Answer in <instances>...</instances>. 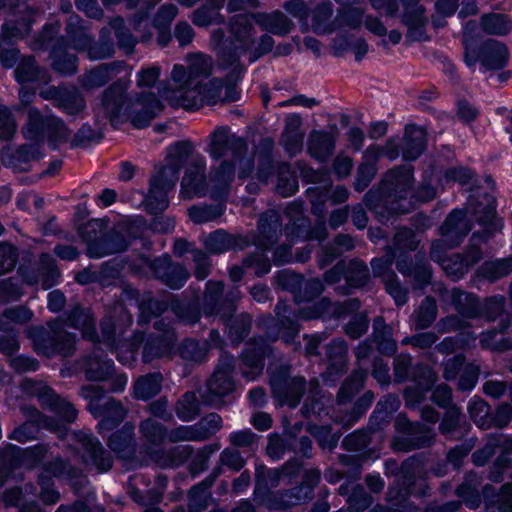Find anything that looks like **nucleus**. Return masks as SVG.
I'll list each match as a JSON object with an SVG mask.
<instances>
[{"instance_id":"obj_60","label":"nucleus","mask_w":512,"mask_h":512,"mask_svg":"<svg viewBox=\"0 0 512 512\" xmlns=\"http://www.w3.org/2000/svg\"><path fill=\"white\" fill-rule=\"evenodd\" d=\"M106 223L100 219H92L79 227V235L87 244V254L91 245H101L105 236Z\"/></svg>"},{"instance_id":"obj_41","label":"nucleus","mask_w":512,"mask_h":512,"mask_svg":"<svg viewBox=\"0 0 512 512\" xmlns=\"http://www.w3.org/2000/svg\"><path fill=\"white\" fill-rule=\"evenodd\" d=\"M354 239L348 234H338L332 243L327 244L318 255V264L324 268L331 264L336 258L344 252L354 249Z\"/></svg>"},{"instance_id":"obj_1","label":"nucleus","mask_w":512,"mask_h":512,"mask_svg":"<svg viewBox=\"0 0 512 512\" xmlns=\"http://www.w3.org/2000/svg\"><path fill=\"white\" fill-rule=\"evenodd\" d=\"M187 69L183 65H174L171 72L173 87L160 91L161 97L174 108L198 110L202 105H214L218 101L235 102L240 98L236 89L239 80L230 79V71L225 76V91L222 94L223 82L213 78L206 83L204 79L212 73V59L204 54L187 56Z\"/></svg>"},{"instance_id":"obj_38","label":"nucleus","mask_w":512,"mask_h":512,"mask_svg":"<svg viewBox=\"0 0 512 512\" xmlns=\"http://www.w3.org/2000/svg\"><path fill=\"white\" fill-rule=\"evenodd\" d=\"M345 281L347 286H338L337 292L340 294H349L350 288H361L365 286L370 279L368 266L359 259H352L345 262Z\"/></svg>"},{"instance_id":"obj_36","label":"nucleus","mask_w":512,"mask_h":512,"mask_svg":"<svg viewBox=\"0 0 512 512\" xmlns=\"http://www.w3.org/2000/svg\"><path fill=\"white\" fill-rule=\"evenodd\" d=\"M426 130L415 125H408L405 128L401 155L406 161L416 160L426 148Z\"/></svg>"},{"instance_id":"obj_51","label":"nucleus","mask_w":512,"mask_h":512,"mask_svg":"<svg viewBox=\"0 0 512 512\" xmlns=\"http://www.w3.org/2000/svg\"><path fill=\"white\" fill-rule=\"evenodd\" d=\"M326 356L330 361L331 374H342L347 368V344L345 340L337 338L326 347Z\"/></svg>"},{"instance_id":"obj_26","label":"nucleus","mask_w":512,"mask_h":512,"mask_svg":"<svg viewBox=\"0 0 512 512\" xmlns=\"http://www.w3.org/2000/svg\"><path fill=\"white\" fill-rule=\"evenodd\" d=\"M257 230L258 234L253 244L260 249L268 250L278 241L282 232L279 212L271 209L261 214Z\"/></svg>"},{"instance_id":"obj_59","label":"nucleus","mask_w":512,"mask_h":512,"mask_svg":"<svg viewBox=\"0 0 512 512\" xmlns=\"http://www.w3.org/2000/svg\"><path fill=\"white\" fill-rule=\"evenodd\" d=\"M274 149V140L271 137H266L260 140L257 151L261 154L259 160V168L257 171L258 178L266 182L273 171L272 165V152Z\"/></svg>"},{"instance_id":"obj_48","label":"nucleus","mask_w":512,"mask_h":512,"mask_svg":"<svg viewBox=\"0 0 512 512\" xmlns=\"http://www.w3.org/2000/svg\"><path fill=\"white\" fill-rule=\"evenodd\" d=\"M133 430V426L126 424L109 438L108 446L121 458H129L134 453Z\"/></svg>"},{"instance_id":"obj_44","label":"nucleus","mask_w":512,"mask_h":512,"mask_svg":"<svg viewBox=\"0 0 512 512\" xmlns=\"http://www.w3.org/2000/svg\"><path fill=\"white\" fill-rule=\"evenodd\" d=\"M255 22L263 30L280 36L288 34L294 27L292 21L280 11L258 14L255 16Z\"/></svg>"},{"instance_id":"obj_20","label":"nucleus","mask_w":512,"mask_h":512,"mask_svg":"<svg viewBox=\"0 0 512 512\" xmlns=\"http://www.w3.org/2000/svg\"><path fill=\"white\" fill-rule=\"evenodd\" d=\"M163 110V105L153 93H141L132 100L128 118L138 129L144 128Z\"/></svg>"},{"instance_id":"obj_50","label":"nucleus","mask_w":512,"mask_h":512,"mask_svg":"<svg viewBox=\"0 0 512 512\" xmlns=\"http://www.w3.org/2000/svg\"><path fill=\"white\" fill-rule=\"evenodd\" d=\"M372 336L381 352L392 354L396 351L397 345L393 339L392 327L386 324L382 316L374 318Z\"/></svg>"},{"instance_id":"obj_30","label":"nucleus","mask_w":512,"mask_h":512,"mask_svg":"<svg viewBox=\"0 0 512 512\" xmlns=\"http://www.w3.org/2000/svg\"><path fill=\"white\" fill-rule=\"evenodd\" d=\"M360 308V301L357 298L347 299L343 302L331 303L327 298H323L313 310L302 309L298 316L309 320L322 316L324 313H330L333 317H346L350 313L356 312Z\"/></svg>"},{"instance_id":"obj_10","label":"nucleus","mask_w":512,"mask_h":512,"mask_svg":"<svg viewBox=\"0 0 512 512\" xmlns=\"http://www.w3.org/2000/svg\"><path fill=\"white\" fill-rule=\"evenodd\" d=\"M20 411L26 418V421L9 434L10 439L24 443L36 438L40 428H45L55 433L60 439L66 437L68 428L64 423L42 414L37 408L30 405L21 406Z\"/></svg>"},{"instance_id":"obj_5","label":"nucleus","mask_w":512,"mask_h":512,"mask_svg":"<svg viewBox=\"0 0 512 512\" xmlns=\"http://www.w3.org/2000/svg\"><path fill=\"white\" fill-rule=\"evenodd\" d=\"M27 335L32 340L35 351L47 357L56 354L67 357L75 350V336L65 331L61 322H49L48 328L29 327Z\"/></svg>"},{"instance_id":"obj_6","label":"nucleus","mask_w":512,"mask_h":512,"mask_svg":"<svg viewBox=\"0 0 512 512\" xmlns=\"http://www.w3.org/2000/svg\"><path fill=\"white\" fill-rule=\"evenodd\" d=\"M469 205L473 207V214L476 217V221L485 226V229L482 232H474L472 234L470 244L465 253L462 254L468 268L482 260L483 252L479 243H487L493 236L494 229L492 225L496 216L495 199L489 194L483 195L481 201L470 199Z\"/></svg>"},{"instance_id":"obj_46","label":"nucleus","mask_w":512,"mask_h":512,"mask_svg":"<svg viewBox=\"0 0 512 512\" xmlns=\"http://www.w3.org/2000/svg\"><path fill=\"white\" fill-rule=\"evenodd\" d=\"M37 485L40 487L37 492V487L33 483H27L23 487V491L27 495H36L46 505H54L60 500V493L54 487V482L51 476L41 473L38 476Z\"/></svg>"},{"instance_id":"obj_45","label":"nucleus","mask_w":512,"mask_h":512,"mask_svg":"<svg viewBox=\"0 0 512 512\" xmlns=\"http://www.w3.org/2000/svg\"><path fill=\"white\" fill-rule=\"evenodd\" d=\"M69 325L79 329L84 338L94 341L97 338L95 318L89 309L76 306L68 314Z\"/></svg>"},{"instance_id":"obj_15","label":"nucleus","mask_w":512,"mask_h":512,"mask_svg":"<svg viewBox=\"0 0 512 512\" xmlns=\"http://www.w3.org/2000/svg\"><path fill=\"white\" fill-rule=\"evenodd\" d=\"M395 427L401 433L393 441V448L396 451L409 452L428 447L434 441V434L426 425L412 423L404 416L397 417Z\"/></svg>"},{"instance_id":"obj_54","label":"nucleus","mask_w":512,"mask_h":512,"mask_svg":"<svg viewBox=\"0 0 512 512\" xmlns=\"http://www.w3.org/2000/svg\"><path fill=\"white\" fill-rule=\"evenodd\" d=\"M478 273L491 282L510 275L512 273V255L507 258L486 261L478 269Z\"/></svg>"},{"instance_id":"obj_40","label":"nucleus","mask_w":512,"mask_h":512,"mask_svg":"<svg viewBox=\"0 0 512 512\" xmlns=\"http://www.w3.org/2000/svg\"><path fill=\"white\" fill-rule=\"evenodd\" d=\"M204 245L209 252L218 254L235 248L243 249L248 242L240 236L230 235L224 230H216L206 237Z\"/></svg>"},{"instance_id":"obj_14","label":"nucleus","mask_w":512,"mask_h":512,"mask_svg":"<svg viewBox=\"0 0 512 512\" xmlns=\"http://www.w3.org/2000/svg\"><path fill=\"white\" fill-rule=\"evenodd\" d=\"M181 181L180 194L184 199L203 197L209 193V181L206 178V160L195 151L192 144V154L188 159Z\"/></svg>"},{"instance_id":"obj_25","label":"nucleus","mask_w":512,"mask_h":512,"mask_svg":"<svg viewBox=\"0 0 512 512\" xmlns=\"http://www.w3.org/2000/svg\"><path fill=\"white\" fill-rule=\"evenodd\" d=\"M238 163L234 160H223L209 175V195L212 199H224L227 197L232 182L235 178V170Z\"/></svg>"},{"instance_id":"obj_43","label":"nucleus","mask_w":512,"mask_h":512,"mask_svg":"<svg viewBox=\"0 0 512 512\" xmlns=\"http://www.w3.org/2000/svg\"><path fill=\"white\" fill-rule=\"evenodd\" d=\"M220 470V467H218L210 476L191 488L189 492V512H202L207 508L208 499L210 496L208 489L213 485L215 479L219 476Z\"/></svg>"},{"instance_id":"obj_52","label":"nucleus","mask_w":512,"mask_h":512,"mask_svg":"<svg viewBox=\"0 0 512 512\" xmlns=\"http://www.w3.org/2000/svg\"><path fill=\"white\" fill-rule=\"evenodd\" d=\"M480 26L486 34L504 36L512 30V20L506 14L489 13L481 16Z\"/></svg>"},{"instance_id":"obj_29","label":"nucleus","mask_w":512,"mask_h":512,"mask_svg":"<svg viewBox=\"0 0 512 512\" xmlns=\"http://www.w3.org/2000/svg\"><path fill=\"white\" fill-rule=\"evenodd\" d=\"M302 125L303 120L299 114H289L284 119L279 144L290 156H295L302 151L304 141Z\"/></svg>"},{"instance_id":"obj_55","label":"nucleus","mask_w":512,"mask_h":512,"mask_svg":"<svg viewBox=\"0 0 512 512\" xmlns=\"http://www.w3.org/2000/svg\"><path fill=\"white\" fill-rule=\"evenodd\" d=\"M46 129V118L35 107H29L27 110V122L22 127L24 138L32 141H40Z\"/></svg>"},{"instance_id":"obj_22","label":"nucleus","mask_w":512,"mask_h":512,"mask_svg":"<svg viewBox=\"0 0 512 512\" xmlns=\"http://www.w3.org/2000/svg\"><path fill=\"white\" fill-rule=\"evenodd\" d=\"M150 267L157 279L172 289H180L188 280L190 273L179 263L172 262L169 257L153 260Z\"/></svg>"},{"instance_id":"obj_4","label":"nucleus","mask_w":512,"mask_h":512,"mask_svg":"<svg viewBox=\"0 0 512 512\" xmlns=\"http://www.w3.org/2000/svg\"><path fill=\"white\" fill-rule=\"evenodd\" d=\"M207 153L214 160H218L231 152L229 160L238 163V178H248L254 170V160L248 154L246 141L236 136L227 126H220L214 129L209 135Z\"/></svg>"},{"instance_id":"obj_35","label":"nucleus","mask_w":512,"mask_h":512,"mask_svg":"<svg viewBox=\"0 0 512 512\" xmlns=\"http://www.w3.org/2000/svg\"><path fill=\"white\" fill-rule=\"evenodd\" d=\"M470 230L471 224L462 210L452 211L440 227L441 235L451 246H457Z\"/></svg>"},{"instance_id":"obj_64","label":"nucleus","mask_w":512,"mask_h":512,"mask_svg":"<svg viewBox=\"0 0 512 512\" xmlns=\"http://www.w3.org/2000/svg\"><path fill=\"white\" fill-rule=\"evenodd\" d=\"M175 412L182 421H192L200 414V402L194 392H186L177 401Z\"/></svg>"},{"instance_id":"obj_39","label":"nucleus","mask_w":512,"mask_h":512,"mask_svg":"<svg viewBox=\"0 0 512 512\" xmlns=\"http://www.w3.org/2000/svg\"><path fill=\"white\" fill-rule=\"evenodd\" d=\"M509 58L507 46L497 40L485 41L480 50V60L487 69H500L506 65Z\"/></svg>"},{"instance_id":"obj_57","label":"nucleus","mask_w":512,"mask_h":512,"mask_svg":"<svg viewBox=\"0 0 512 512\" xmlns=\"http://www.w3.org/2000/svg\"><path fill=\"white\" fill-rule=\"evenodd\" d=\"M170 189L163 188L159 185H154L149 181L148 193L144 199L146 209L151 214H158L167 209L169 205L168 193Z\"/></svg>"},{"instance_id":"obj_23","label":"nucleus","mask_w":512,"mask_h":512,"mask_svg":"<svg viewBox=\"0 0 512 512\" xmlns=\"http://www.w3.org/2000/svg\"><path fill=\"white\" fill-rule=\"evenodd\" d=\"M339 130L334 125L329 131L312 130L307 140V151L309 155L319 162H326L336 148Z\"/></svg>"},{"instance_id":"obj_27","label":"nucleus","mask_w":512,"mask_h":512,"mask_svg":"<svg viewBox=\"0 0 512 512\" xmlns=\"http://www.w3.org/2000/svg\"><path fill=\"white\" fill-rule=\"evenodd\" d=\"M22 276L29 285L41 282L43 289H49L57 284L60 270L53 256L48 253H42L37 263V272L22 271Z\"/></svg>"},{"instance_id":"obj_47","label":"nucleus","mask_w":512,"mask_h":512,"mask_svg":"<svg viewBox=\"0 0 512 512\" xmlns=\"http://www.w3.org/2000/svg\"><path fill=\"white\" fill-rule=\"evenodd\" d=\"M16 79L20 83L42 82L48 83L51 79L45 69H41L33 57H24L15 70Z\"/></svg>"},{"instance_id":"obj_18","label":"nucleus","mask_w":512,"mask_h":512,"mask_svg":"<svg viewBox=\"0 0 512 512\" xmlns=\"http://www.w3.org/2000/svg\"><path fill=\"white\" fill-rule=\"evenodd\" d=\"M73 438L80 445L82 462L87 467H94L99 472L111 469L113 463L111 456L92 433L75 431Z\"/></svg>"},{"instance_id":"obj_62","label":"nucleus","mask_w":512,"mask_h":512,"mask_svg":"<svg viewBox=\"0 0 512 512\" xmlns=\"http://www.w3.org/2000/svg\"><path fill=\"white\" fill-rule=\"evenodd\" d=\"M224 213L222 204L215 205H193L188 208V216L195 224H203L214 221L221 217Z\"/></svg>"},{"instance_id":"obj_32","label":"nucleus","mask_w":512,"mask_h":512,"mask_svg":"<svg viewBox=\"0 0 512 512\" xmlns=\"http://www.w3.org/2000/svg\"><path fill=\"white\" fill-rule=\"evenodd\" d=\"M253 20L255 21V16L249 14L235 15L230 19V33L234 41L238 43L234 44V49L239 52V56L254 43Z\"/></svg>"},{"instance_id":"obj_21","label":"nucleus","mask_w":512,"mask_h":512,"mask_svg":"<svg viewBox=\"0 0 512 512\" xmlns=\"http://www.w3.org/2000/svg\"><path fill=\"white\" fill-rule=\"evenodd\" d=\"M42 153L37 144H24L17 149L6 145L1 150V162L15 172H26L31 168V162L38 161Z\"/></svg>"},{"instance_id":"obj_17","label":"nucleus","mask_w":512,"mask_h":512,"mask_svg":"<svg viewBox=\"0 0 512 512\" xmlns=\"http://www.w3.org/2000/svg\"><path fill=\"white\" fill-rule=\"evenodd\" d=\"M154 328L156 332L149 336L144 345L142 359L145 363H151L157 358L170 357L177 338L174 329L164 320L156 321Z\"/></svg>"},{"instance_id":"obj_13","label":"nucleus","mask_w":512,"mask_h":512,"mask_svg":"<svg viewBox=\"0 0 512 512\" xmlns=\"http://www.w3.org/2000/svg\"><path fill=\"white\" fill-rule=\"evenodd\" d=\"M270 386L272 393L280 404L296 407L306 390L303 377H292L287 366L276 367L270 371Z\"/></svg>"},{"instance_id":"obj_49","label":"nucleus","mask_w":512,"mask_h":512,"mask_svg":"<svg viewBox=\"0 0 512 512\" xmlns=\"http://www.w3.org/2000/svg\"><path fill=\"white\" fill-rule=\"evenodd\" d=\"M33 318L32 310L25 305L6 308L0 315V331L9 332L14 325H25Z\"/></svg>"},{"instance_id":"obj_34","label":"nucleus","mask_w":512,"mask_h":512,"mask_svg":"<svg viewBox=\"0 0 512 512\" xmlns=\"http://www.w3.org/2000/svg\"><path fill=\"white\" fill-rule=\"evenodd\" d=\"M101 245H91L89 248L90 258H101L106 255L125 251L129 246V240L123 231H120V222L108 233H105Z\"/></svg>"},{"instance_id":"obj_24","label":"nucleus","mask_w":512,"mask_h":512,"mask_svg":"<svg viewBox=\"0 0 512 512\" xmlns=\"http://www.w3.org/2000/svg\"><path fill=\"white\" fill-rule=\"evenodd\" d=\"M224 37L225 32L222 29L214 30L211 35V43L217 52L219 66L222 69H230L232 81L240 80L244 68L239 62V52L231 45L224 43Z\"/></svg>"},{"instance_id":"obj_61","label":"nucleus","mask_w":512,"mask_h":512,"mask_svg":"<svg viewBox=\"0 0 512 512\" xmlns=\"http://www.w3.org/2000/svg\"><path fill=\"white\" fill-rule=\"evenodd\" d=\"M411 495V489L400 484V481L389 486L386 492V501L397 508L404 509L405 512H414L416 507L408 502Z\"/></svg>"},{"instance_id":"obj_16","label":"nucleus","mask_w":512,"mask_h":512,"mask_svg":"<svg viewBox=\"0 0 512 512\" xmlns=\"http://www.w3.org/2000/svg\"><path fill=\"white\" fill-rule=\"evenodd\" d=\"M39 96L70 116H78L86 109L85 97L75 86H48L40 90Z\"/></svg>"},{"instance_id":"obj_63","label":"nucleus","mask_w":512,"mask_h":512,"mask_svg":"<svg viewBox=\"0 0 512 512\" xmlns=\"http://www.w3.org/2000/svg\"><path fill=\"white\" fill-rule=\"evenodd\" d=\"M228 328V336L232 342H241L250 333L252 317L248 313H241L234 319L231 317L223 321Z\"/></svg>"},{"instance_id":"obj_56","label":"nucleus","mask_w":512,"mask_h":512,"mask_svg":"<svg viewBox=\"0 0 512 512\" xmlns=\"http://www.w3.org/2000/svg\"><path fill=\"white\" fill-rule=\"evenodd\" d=\"M366 375V369L358 368L345 380L337 394L339 404L349 402L363 388Z\"/></svg>"},{"instance_id":"obj_8","label":"nucleus","mask_w":512,"mask_h":512,"mask_svg":"<svg viewBox=\"0 0 512 512\" xmlns=\"http://www.w3.org/2000/svg\"><path fill=\"white\" fill-rule=\"evenodd\" d=\"M235 368V359L222 353L218 364L206 382V388L201 392V399L205 405L220 408L225 404L224 398L235 389L232 373Z\"/></svg>"},{"instance_id":"obj_2","label":"nucleus","mask_w":512,"mask_h":512,"mask_svg":"<svg viewBox=\"0 0 512 512\" xmlns=\"http://www.w3.org/2000/svg\"><path fill=\"white\" fill-rule=\"evenodd\" d=\"M413 172L410 167H398L389 170L381 180L377 189H370L364 195L366 206L375 210L386 208L392 214L408 212V207L401 204L411 194Z\"/></svg>"},{"instance_id":"obj_58","label":"nucleus","mask_w":512,"mask_h":512,"mask_svg":"<svg viewBox=\"0 0 512 512\" xmlns=\"http://www.w3.org/2000/svg\"><path fill=\"white\" fill-rule=\"evenodd\" d=\"M332 13L330 3H322L313 10L312 28L316 33H330L337 28V24L331 21Z\"/></svg>"},{"instance_id":"obj_19","label":"nucleus","mask_w":512,"mask_h":512,"mask_svg":"<svg viewBox=\"0 0 512 512\" xmlns=\"http://www.w3.org/2000/svg\"><path fill=\"white\" fill-rule=\"evenodd\" d=\"M440 301L452 307L460 316L465 319H475L482 316V306L479 299L459 288H441L439 290Z\"/></svg>"},{"instance_id":"obj_33","label":"nucleus","mask_w":512,"mask_h":512,"mask_svg":"<svg viewBox=\"0 0 512 512\" xmlns=\"http://www.w3.org/2000/svg\"><path fill=\"white\" fill-rule=\"evenodd\" d=\"M113 313L117 316V321L112 316H105L100 324L102 336L109 345H116L117 338L132 324V315L121 305L115 307Z\"/></svg>"},{"instance_id":"obj_3","label":"nucleus","mask_w":512,"mask_h":512,"mask_svg":"<svg viewBox=\"0 0 512 512\" xmlns=\"http://www.w3.org/2000/svg\"><path fill=\"white\" fill-rule=\"evenodd\" d=\"M299 331L300 325L291 319L290 316L282 317L280 321H277L276 328H269L267 330V339L259 337L247 343L242 353V360L244 365L251 369V372L243 370V374L247 377L249 375L253 377L255 374L261 373L264 367V358L271 353V347L267 340L275 342L281 338L285 344L291 345L294 343Z\"/></svg>"},{"instance_id":"obj_9","label":"nucleus","mask_w":512,"mask_h":512,"mask_svg":"<svg viewBox=\"0 0 512 512\" xmlns=\"http://www.w3.org/2000/svg\"><path fill=\"white\" fill-rule=\"evenodd\" d=\"M192 154V142L182 140L167 149L164 160L154 167L150 180L153 184L173 190L179 180L180 170Z\"/></svg>"},{"instance_id":"obj_7","label":"nucleus","mask_w":512,"mask_h":512,"mask_svg":"<svg viewBox=\"0 0 512 512\" xmlns=\"http://www.w3.org/2000/svg\"><path fill=\"white\" fill-rule=\"evenodd\" d=\"M128 82L118 79L106 88L100 97V103L94 107L96 124L100 117L108 119L113 126H117L128 119L130 104L133 99L127 97Z\"/></svg>"},{"instance_id":"obj_37","label":"nucleus","mask_w":512,"mask_h":512,"mask_svg":"<svg viewBox=\"0 0 512 512\" xmlns=\"http://www.w3.org/2000/svg\"><path fill=\"white\" fill-rule=\"evenodd\" d=\"M100 413L92 414L94 418H101L98 423L100 432L109 431L118 426L126 416V409L123 407L121 401L109 397L104 399L100 405Z\"/></svg>"},{"instance_id":"obj_42","label":"nucleus","mask_w":512,"mask_h":512,"mask_svg":"<svg viewBox=\"0 0 512 512\" xmlns=\"http://www.w3.org/2000/svg\"><path fill=\"white\" fill-rule=\"evenodd\" d=\"M424 8L416 7L412 11H404L402 23L407 26L406 38L410 41H427L429 39L425 26L427 19L424 16Z\"/></svg>"},{"instance_id":"obj_12","label":"nucleus","mask_w":512,"mask_h":512,"mask_svg":"<svg viewBox=\"0 0 512 512\" xmlns=\"http://www.w3.org/2000/svg\"><path fill=\"white\" fill-rule=\"evenodd\" d=\"M21 387L27 394L36 396L43 407L56 413L65 423L71 424L76 420L78 411L74 405L54 393L45 383L26 378L22 381Z\"/></svg>"},{"instance_id":"obj_11","label":"nucleus","mask_w":512,"mask_h":512,"mask_svg":"<svg viewBox=\"0 0 512 512\" xmlns=\"http://www.w3.org/2000/svg\"><path fill=\"white\" fill-rule=\"evenodd\" d=\"M224 283L222 281H208L203 295L201 310L207 317L219 316L227 321L235 313L236 303L241 299V292L237 287L232 288L222 298Z\"/></svg>"},{"instance_id":"obj_53","label":"nucleus","mask_w":512,"mask_h":512,"mask_svg":"<svg viewBox=\"0 0 512 512\" xmlns=\"http://www.w3.org/2000/svg\"><path fill=\"white\" fill-rule=\"evenodd\" d=\"M162 380V375L156 372L139 377L134 383L135 397L148 400L156 396L161 391Z\"/></svg>"},{"instance_id":"obj_31","label":"nucleus","mask_w":512,"mask_h":512,"mask_svg":"<svg viewBox=\"0 0 512 512\" xmlns=\"http://www.w3.org/2000/svg\"><path fill=\"white\" fill-rule=\"evenodd\" d=\"M123 68L124 62L121 61L104 63L79 76L78 81L85 90L98 89L117 76Z\"/></svg>"},{"instance_id":"obj_28","label":"nucleus","mask_w":512,"mask_h":512,"mask_svg":"<svg viewBox=\"0 0 512 512\" xmlns=\"http://www.w3.org/2000/svg\"><path fill=\"white\" fill-rule=\"evenodd\" d=\"M80 368L88 381H107L113 372V362L107 359L101 348L96 347L81 359Z\"/></svg>"}]
</instances>
